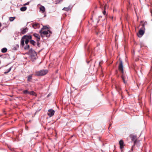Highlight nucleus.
<instances>
[{
  "instance_id": "nucleus-34",
  "label": "nucleus",
  "mask_w": 152,
  "mask_h": 152,
  "mask_svg": "<svg viewBox=\"0 0 152 152\" xmlns=\"http://www.w3.org/2000/svg\"><path fill=\"white\" fill-rule=\"evenodd\" d=\"M53 115H48L50 116V117H52Z\"/></svg>"
},
{
  "instance_id": "nucleus-19",
  "label": "nucleus",
  "mask_w": 152,
  "mask_h": 152,
  "mask_svg": "<svg viewBox=\"0 0 152 152\" xmlns=\"http://www.w3.org/2000/svg\"><path fill=\"white\" fill-rule=\"evenodd\" d=\"M32 75H30L28 76L27 81H31V80L32 79Z\"/></svg>"
},
{
  "instance_id": "nucleus-5",
  "label": "nucleus",
  "mask_w": 152,
  "mask_h": 152,
  "mask_svg": "<svg viewBox=\"0 0 152 152\" xmlns=\"http://www.w3.org/2000/svg\"><path fill=\"white\" fill-rule=\"evenodd\" d=\"M145 30L141 28L140 30L138 33L137 34L138 37H141L145 33Z\"/></svg>"
},
{
  "instance_id": "nucleus-13",
  "label": "nucleus",
  "mask_w": 152,
  "mask_h": 152,
  "mask_svg": "<svg viewBox=\"0 0 152 152\" xmlns=\"http://www.w3.org/2000/svg\"><path fill=\"white\" fill-rule=\"evenodd\" d=\"M119 144L120 145V148H122L124 146V142L123 140H121L119 141Z\"/></svg>"
},
{
  "instance_id": "nucleus-26",
  "label": "nucleus",
  "mask_w": 152,
  "mask_h": 152,
  "mask_svg": "<svg viewBox=\"0 0 152 152\" xmlns=\"http://www.w3.org/2000/svg\"><path fill=\"white\" fill-rule=\"evenodd\" d=\"M48 34L49 33L50 34H52V31L50 30V28L48 26Z\"/></svg>"
},
{
  "instance_id": "nucleus-16",
  "label": "nucleus",
  "mask_w": 152,
  "mask_h": 152,
  "mask_svg": "<svg viewBox=\"0 0 152 152\" xmlns=\"http://www.w3.org/2000/svg\"><path fill=\"white\" fill-rule=\"evenodd\" d=\"M29 94L31 95H33L35 96H37V94L36 93L33 91H31L30 92H29Z\"/></svg>"
},
{
  "instance_id": "nucleus-3",
  "label": "nucleus",
  "mask_w": 152,
  "mask_h": 152,
  "mask_svg": "<svg viewBox=\"0 0 152 152\" xmlns=\"http://www.w3.org/2000/svg\"><path fill=\"white\" fill-rule=\"evenodd\" d=\"M130 137L131 138L132 141H134V145H135L136 143L137 142V137L136 135L133 134H131L130 135Z\"/></svg>"
},
{
  "instance_id": "nucleus-21",
  "label": "nucleus",
  "mask_w": 152,
  "mask_h": 152,
  "mask_svg": "<svg viewBox=\"0 0 152 152\" xmlns=\"http://www.w3.org/2000/svg\"><path fill=\"white\" fill-rule=\"evenodd\" d=\"M12 68V66L10 68L8 69L7 70V71L6 72H4V74H6L7 73H8V72H9L11 70Z\"/></svg>"
},
{
  "instance_id": "nucleus-39",
  "label": "nucleus",
  "mask_w": 152,
  "mask_h": 152,
  "mask_svg": "<svg viewBox=\"0 0 152 152\" xmlns=\"http://www.w3.org/2000/svg\"><path fill=\"white\" fill-rule=\"evenodd\" d=\"M4 114H6V113H4Z\"/></svg>"
},
{
  "instance_id": "nucleus-2",
  "label": "nucleus",
  "mask_w": 152,
  "mask_h": 152,
  "mask_svg": "<svg viewBox=\"0 0 152 152\" xmlns=\"http://www.w3.org/2000/svg\"><path fill=\"white\" fill-rule=\"evenodd\" d=\"M47 73V70H42L36 72L35 73V75L37 76H42L46 75Z\"/></svg>"
},
{
  "instance_id": "nucleus-4",
  "label": "nucleus",
  "mask_w": 152,
  "mask_h": 152,
  "mask_svg": "<svg viewBox=\"0 0 152 152\" xmlns=\"http://www.w3.org/2000/svg\"><path fill=\"white\" fill-rule=\"evenodd\" d=\"M26 37L25 39H24V41L25 42L26 44H28L29 42V39H30L32 38V36L31 35H26Z\"/></svg>"
},
{
  "instance_id": "nucleus-27",
  "label": "nucleus",
  "mask_w": 152,
  "mask_h": 152,
  "mask_svg": "<svg viewBox=\"0 0 152 152\" xmlns=\"http://www.w3.org/2000/svg\"><path fill=\"white\" fill-rule=\"evenodd\" d=\"M15 19V17H10L9 18V20L11 21H13Z\"/></svg>"
},
{
  "instance_id": "nucleus-11",
  "label": "nucleus",
  "mask_w": 152,
  "mask_h": 152,
  "mask_svg": "<svg viewBox=\"0 0 152 152\" xmlns=\"http://www.w3.org/2000/svg\"><path fill=\"white\" fill-rule=\"evenodd\" d=\"M115 87L117 91L120 94V91H121V89L120 86L118 85H116Z\"/></svg>"
},
{
  "instance_id": "nucleus-6",
  "label": "nucleus",
  "mask_w": 152,
  "mask_h": 152,
  "mask_svg": "<svg viewBox=\"0 0 152 152\" xmlns=\"http://www.w3.org/2000/svg\"><path fill=\"white\" fill-rule=\"evenodd\" d=\"M26 35H24L23 36L20 40V45L22 47H23L24 45V39L26 37Z\"/></svg>"
},
{
  "instance_id": "nucleus-12",
  "label": "nucleus",
  "mask_w": 152,
  "mask_h": 152,
  "mask_svg": "<svg viewBox=\"0 0 152 152\" xmlns=\"http://www.w3.org/2000/svg\"><path fill=\"white\" fill-rule=\"evenodd\" d=\"M39 33L41 35H46L48 34V31H43V30H41L39 31Z\"/></svg>"
},
{
  "instance_id": "nucleus-22",
  "label": "nucleus",
  "mask_w": 152,
  "mask_h": 152,
  "mask_svg": "<svg viewBox=\"0 0 152 152\" xmlns=\"http://www.w3.org/2000/svg\"><path fill=\"white\" fill-rule=\"evenodd\" d=\"M62 10H63L65 11H68L70 10V8L69 7H64L63 9Z\"/></svg>"
},
{
  "instance_id": "nucleus-8",
  "label": "nucleus",
  "mask_w": 152,
  "mask_h": 152,
  "mask_svg": "<svg viewBox=\"0 0 152 152\" xmlns=\"http://www.w3.org/2000/svg\"><path fill=\"white\" fill-rule=\"evenodd\" d=\"M33 36L36 39L37 41H40V37L39 34H37L36 33H34L33 34Z\"/></svg>"
},
{
  "instance_id": "nucleus-35",
  "label": "nucleus",
  "mask_w": 152,
  "mask_h": 152,
  "mask_svg": "<svg viewBox=\"0 0 152 152\" xmlns=\"http://www.w3.org/2000/svg\"><path fill=\"white\" fill-rule=\"evenodd\" d=\"M51 95V93H49L48 94V97L50 96Z\"/></svg>"
},
{
  "instance_id": "nucleus-30",
  "label": "nucleus",
  "mask_w": 152,
  "mask_h": 152,
  "mask_svg": "<svg viewBox=\"0 0 152 152\" xmlns=\"http://www.w3.org/2000/svg\"><path fill=\"white\" fill-rule=\"evenodd\" d=\"M103 14L105 15H107V14H106V11L104 10L103 12Z\"/></svg>"
},
{
  "instance_id": "nucleus-15",
  "label": "nucleus",
  "mask_w": 152,
  "mask_h": 152,
  "mask_svg": "<svg viewBox=\"0 0 152 152\" xmlns=\"http://www.w3.org/2000/svg\"><path fill=\"white\" fill-rule=\"evenodd\" d=\"M39 26V24L38 23H35L32 25V27L34 29H36Z\"/></svg>"
},
{
  "instance_id": "nucleus-33",
  "label": "nucleus",
  "mask_w": 152,
  "mask_h": 152,
  "mask_svg": "<svg viewBox=\"0 0 152 152\" xmlns=\"http://www.w3.org/2000/svg\"><path fill=\"white\" fill-rule=\"evenodd\" d=\"M29 2H28L26 3H25V4H24V5H28V4H29Z\"/></svg>"
},
{
  "instance_id": "nucleus-32",
  "label": "nucleus",
  "mask_w": 152,
  "mask_h": 152,
  "mask_svg": "<svg viewBox=\"0 0 152 152\" xmlns=\"http://www.w3.org/2000/svg\"><path fill=\"white\" fill-rule=\"evenodd\" d=\"M25 128H26V130H28V127L27 126H26V127H25Z\"/></svg>"
},
{
  "instance_id": "nucleus-17",
  "label": "nucleus",
  "mask_w": 152,
  "mask_h": 152,
  "mask_svg": "<svg viewBox=\"0 0 152 152\" xmlns=\"http://www.w3.org/2000/svg\"><path fill=\"white\" fill-rule=\"evenodd\" d=\"M40 11H42V12H44L45 11V8L43 6H41L40 7Z\"/></svg>"
},
{
  "instance_id": "nucleus-10",
  "label": "nucleus",
  "mask_w": 152,
  "mask_h": 152,
  "mask_svg": "<svg viewBox=\"0 0 152 152\" xmlns=\"http://www.w3.org/2000/svg\"><path fill=\"white\" fill-rule=\"evenodd\" d=\"M28 29L27 27L26 28H23V30L21 29V31L20 32V34H25L28 31Z\"/></svg>"
},
{
  "instance_id": "nucleus-37",
  "label": "nucleus",
  "mask_w": 152,
  "mask_h": 152,
  "mask_svg": "<svg viewBox=\"0 0 152 152\" xmlns=\"http://www.w3.org/2000/svg\"><path fill=\"white\" fill-rule=\"evenodd\" d=\"M111 124H110L109 125V128L111 126Z\"/></svg>"
},
{
  "instance_id": "nucleus-38",
  "label": "nucleus",
  "mask_w": 152,
  "mask_h": 152,
  "mask_svg": "<svg viewBox=\"0 0 152 152\" xmlns=\"http://www.w3.org/2000/svg\"><path fill=\"white\" fill-rule=\"evenodd\" d=\"M1 26V23L0 22V27Z\"/></svg>"
},
{
  "instance_id": "nucleus-31",
  "label": "nucleus",
  "mask_w": 152,
  "mask_h": 152,
  "mask_svg": "<svg viewBox=\"0 0 152 152\" xmlns=\"http://www.w3.org/2000/svg\"><path fill=\"white\" fill-rule=\"evenodd\" d=\"M37 41V45H38V46L39 47V44H40V43L39 42V41Z\"/></svg>"
},
{
  "instance_id": "nucleus-1",
  "label": "nucleus",
  "mask_w": 152,
  "mask_h": 152,
  "mask_svg": "<svg viewBox=\"0 0 152 152\" xmlns=\"http://www.w3.org/2000/svg\"><path fill=\"white\" fill-rule=\"evenodd\" d=\"M118 70L120 71L122 73L121 78L123 80L124 83L126 84V82L125 81L126 77L125 76V72L124 70L123 64L122 61H120V62L118 66Z\"/></svg>"
},
{
  "instance_id": "nucleus-28",
  "label": "nucleus",
  "mask_w": 152,
  "mask_h": 152,
  "mask_svg": "<svg viewBox=\"0 0 152 152\" xmlns=\"http://www.w3.org/2000/svg\"><path fill=\"white\" fill-rule=\"evenodd\" d=\"M48 29V26H43V27L41 28V30H44L45 29Z\"/></svg>"
},
{
  "instance_id": "nucleus-40",
  "label": "nucleus",
  "mask_w": 152,
  "mask_h": 152,
  "mask_svg": "<svg viewBox=\"0 0 152 152\" xmlns=\"http://www.w3.org/2000/svg\"><path fill=\"white\" fill-rule=\"evenodd\" d=\"M122 98H123V96H122Z\"/></svg>"
},
{
  "instance_id": "nucleus-36",
  "label": "nucleus",
  "mask_w": 152,
  "mask_h": 152,
  "mask_svg": "<svg viewBox=\"0 0 152 152\" xmlns=\"http://www.w3.org/2000/svg\"><path fill=\"white\" fill-rule=\"evenodd\" d=\"M150 12L151 14V15L152 16V10H151Z\"/></svg>"
},
{
  "instance_id": "nucleus-18",
  "label": "nucleus",
  "mask_w": 152,
  "mask_h": 152,
  "mask_svg": "<svg viewBox=\"0 0 152 152\" xmlns=\"http://www.w3.org/2000/svg\"><path fill=\"white\" fill-rule=\"evenodd\" d=\"M27 7H23L20 8V10L22 11H24L26 10Z\"/></svg>"
},
{
  "instance_id": "nucleus-9",
  "label": "nucleus",
  "mask_w": 152,
  "mask_h": 152,
  "mask_svg": "<svg viewBox=\"0 0 152 152\" xmlns=\"http://www.w3.org/2000/svg\"><path fill=\"white\" fill-rule=\"evenodd\" d=\"M142 24V27L141 28V29H142L145 30V25H146L147 24V23L146 21H141L140 22Z\"/></svg>"
},
{
  "instance_id": "nucleus-20",
  "label": "nucleus",
  "mask_w": 152,
  "mask_h": 152,
  "mask_svg": "<svg viewBox=\"0 0 152 152\" xmlns=\"http://www.w3.org/2000/svg\"><path fill=\"white\" fill-rule=\"evenodd\" d=\"M7 49L6 48H4L1 49V51L3 53H5L7 52Z\"/></svg>"
},
{
  "instance_id": "nucleus-23",
  "label": "nucleus",
  "mask_w": 152,
  "mask_h": 152,
  "mask_svg": "<svg viewBox=\"0 0 152 152\" xmlns=\"http://www.w3.org/2000/svg\"><path fill=\"white\" fill-rule=\"evenodd\" d=\"M30 47L28 44H26V46L24 47V49L25 50H28L29 49Z\"/></svg>"
},
{
  "instance_id": "nucleus-25",
  "label": "nucleus",
  "mask_w": 152,
  "mask_h": 152,
  "mask_svg": "<svg viewBox=\"0 0 152 152\" xmlns=\"http://www.w3.org/2000/svg\"><path fill=\"white\" fill-rule=\"evenodd\" d=\"M23 92L24 94H29V91L27 90H25L23 91Z\"/></svg>"
},
{
  "instance_id": "nucleus-29",
  "label": "nucleus",
  "mask_w": 152,
  "mask_h": 152,
  "mask_svg": "<svg viewBox=\"0 0 152 152\" xmlns=\"http://www.w3.org/2000/svg\"><path fill=\"white\" fill-rule=\"evenodd\" d=\"M19 47V45H18V44H16L15 46V47H14V48H15V50H16Z\"/></svg>"
},
{
  "instance_id": "nucleus-24",
  "label": "nucleus",
  "mask_w": 152,
  "mask_h": 152,
  "mask_svg": "<svg viewBox=\"0 0 152 152\" xmlns=\"http://www.w3.org/2000/svg\"><path fill=\"white\" fill-rule=\"evenodd\" d=\"M30 42L31 44L32 45L34 46L35 45V44L36 42L34 40H31L30 41Z\"/></svg>"
},
{
  "instance_id": "nucleus-14",
  "label": "nucleus",
  "mask_w": 152,
  "mask_h": 152,
  "mask_svg": "<svg viewBox=\"0 0 152 152\" xmlns=\"http://www.w3.org/2000/svg\"><path fill=\"white\" fill-rule=\"evenodd\" d=\"M48 114H54L55 111L51 109L48 110Z\"/></svg>"
},
{
  "instance_id": "nucleus-7",
  "label": "nucleus",
  "mask_w": 152,
  "mask_h": 152,
  "mask_svg": "<svg viewBox=\"0 0 152 152\" xmlns=\"http://www.w3.org/2000/svg\"><path fill=\"white\" fill-rule=\"evenodd\" d=\"M31 56L32 59H36L37 57V54L35 51H32Z\"/></svg>"
}]
</instances>
